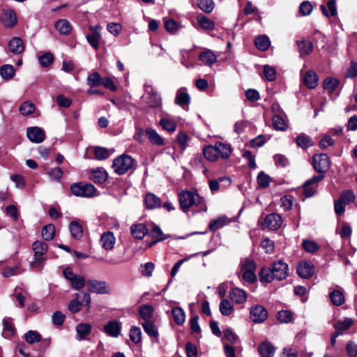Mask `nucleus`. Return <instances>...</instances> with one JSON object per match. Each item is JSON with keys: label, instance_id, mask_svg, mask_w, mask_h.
Instances as JSON below:
<instances>
[{"label": "nucleus", "instance_id": "1", "mask_svg": "<svg viewBox=\"0 0 357 357\" xmlns=\"http://www.w3.org/2000/svg\"><path fill=\"white\" fill-rule=\"evenodd\" d=\"M204 204V199L195 190H183L180 192V208L186 212L193 206H201Z\"/></svg>", "mask_w": 357, "mask_h": 357}, {"label": "nucleus", "instance_id": "2", "mask_svg": "<svg viewBox=\"0 0 357 357\" xmlns=\"http://www.w3.org/2000/svg\"><path fill=\"white\" fill-rule=\"evenodd\" d=\"M72 194L77 197H91L96 195L97 190L91 183H75L70 185Z\"/></svg>", "mask_w": 357, "mask_h": 357}, {"label": "nucleus", "instance_id": "3", "mask_svg": "<svg viewBox=\"0 0 357 357\" xmlns=\"http://www.w3.org/2000/svg\"><path fill=\"white\" fill-rule=\"evenodd\" d=\"M133 162L134 160L131 156L123 154L114 160L112 168L114 172L119 175H122L132 167Z\"/></svg>", "mask_w": 357, "mask_h": 357}, {"label": "nucleus", "instance_id": "4", "mask_svg": "<svg viewBox=\"0 0 357 357\" xmlns=\"http://www.w3.org/2000/svg\"><path fill=\"white\" fill-rule=\"evenodd\" d=\"M145 93L142 98L151 107H158L161 105V97L151 85H144Z\"/></svg>", "mask_w": 357, "mask_h": 357}, {"label": "nucleus", "instance_id": "5", "mask_svg": "<svg viewBox=\"0 0 357 357\" xmlns=\"http://www.w3.org/2000/svg\"><path fill=\"white\" fill-rule=\"evenodd\" d=\"M260 222L264 229L277 230L281 227L282 219L277 213H271L267 215L263 220H260Z\"/></svg>", "mask_w": 357, "mask_h": 357}, {"label": "nucleus", "instance_id": "6", "mask_svg": "<svg viewBox=\"0 0 357 357\" xmlns=\"http://www.w3.org/2000/svg\"><path fill=\"white\" fill-rule=\"evenodd\" d=\"M17 17L14 10L3 9L0 14V22L8 29L13 28L17 24Z\"/></svg>", "mask_w": 357, "mask_h": 357}, {"label": "nucleus", "instance_id": "7", "mask_svg": "<svg viewBox=\"0 0 357 357\" xmlns=\"http://www.w3.org/2000/svg\"><path fill=\"white\" fill-rule=\"evenodd\" d=\"M313 167L321 174H324L330 167L329 158L326 153H320L313 156Z\"/></svg>", "mask_w": 357, "mask_h": 357}, {"label": "nucleus", "instance_id": "8", "mask_svg": "<svg viewBox=\"0 0 357 357\" xmlns=\"http://www.w3.org/2000/svg\"><path fill=\"white\" fill-rule=\"evenodd\" d=\"M250 317L253 322L256 324L262 323L267 319L268 312L262 305H257L250 308Z\"/></svg>", "mask_w": 357, "mask_h": 357}, {"label": "nucleus", "instance_id": "9", "mask_svg": "<svg viewBox=\"0 0 357 357\" xmlns=\"http://www.w3.org/2000/svg\"><path fill=\"white\" fill-rule=\"evenodd\" d=\"M271 268L274 273L273 275L277 280H282L289 275L288 265L282 260L274 261L271 265Z\"/></svg>", "mask_w": 357, "mask_h": 357}, {"label": "nucleus", "instance_id": "10", "mask_svg": "<svg viewBox=\"0 0 357 357\" xmlns=\"http://www.w3.org/2000/svg\"><path fill=\"white\" fill-rule=\"evenodd\" d=\"M26 135L28 139L33 143H41L45 139L44 130L40 127H29L26 130Z\"/></svg>", "mask_w": 357, "mask_h": 357}, {"label": "nucleus", "instance_id": "11", "mask_svg": "<svg viewBox=\"0 0 357 357\" xmlns=\"http://www.w3.org/2000/svg\"><path fill=\"white\" fill-rule=\"evenodd\" d=\"M314 268L310 261H301L297 266V273L303 278H310L314 273Z\"/></svg>", "mask_w": 357, "mask_h": 357}, {"label": "nucleus", "instance_id": "12", "mask_svg": "<svg viewBox=\"0 0 357 357\" xmlns=\"http://www.w3.org/2000/svg\"><path fill=\"white\" fill-rule=\"evenodd\" d=\"M91 33L88 34L86 38L89 43L96 50H98L100 45L101 26L96 25V26H90Z\"/></svg>", "mask_w": 357, "mask_h": 357}, {"label": "nucleus", "instance_id": "13", "mask_svg": "<svg viewBox=\"0 0 357 357\" xmlns=\"http://www.w3.org/2000/svg\"><path fill=\"white\" fill-rule=\"evenodd\" d=\"M104 332L109 336L117 337L121 331V325L116 320H111L104 326Z\"/></svg>", "mask_w": 357, "mask_h": 357}, {"label": "nucleus", "instance_id": "14", "mask_svg": "<svg viewBox=\"0 0 357 357\" xmlns=\"http://www.w3.org/2000/svg\"><path fill=\"white\" fill-rule=\"evenodd\" d=\"M88 289L91 293L105 294L107 293V284L105 282L96 280H89L86 282Z\"/></svg>", "mask_w": 357, "mask_h": 357}, {"label": "nucleus", "instance_id": "15", "mask_svg": "<svg viewBox=\"0 0 357 357\" xmlns=\"http://www.w3.org/2000/svg\"><path fill=\"white\" fill-rule=\"evenodd\" d=\"M8 48L14 54H21L24 52L25 46L23 40L20 37L12 38L8 43Z\"/></svg>", "mask_w": 357, "mask_h": 357}, {"label": "nucleus", "instance_id": "16", "mask_svg": "<svg viewBox=\"0 0 357 357\" xmlns=\"http://www.w3.org/2000/svg\"><path fill=\"white\" fill-rule=\"evenodd\" d=\"M144 132L152 144L158 146L165 145V139L156 132L155 130L148 128L145 129Z\"/></svg>", "mask_w": 357, "mask_h": 357}, {"label": "nucleus", "instance_id": "17", "mask_svg": "<svg viewBox=\"0 0 357 357\" xmlns=\"http://www.w3.org/2000/svg\"><path fill=\"white\" fill-rule=\"evenodd\" d=\"M116 238L112 231L105 232L100 238L102 247L107 250H112L115 244Z\"/></svg>", "mask_w": 357, "mask_h": 357}, {"label": "nucleus", "instance_id": "18", "mask_svg": "<svg viewBox=\"0 0 357 357\" xmlns=\"http://www.w3.org/2000/svg\"><path fill=\"white\" fill-rule=\"evenodd\" d=\"M230 299L238 304L245 302L247 299L246 292L240 288H234L229 291Z\"/></svg>", "mask_w": 357, "mask_h": 357}, {"label": "nucleus", "instance_id": "19", "mask_svg": "<svg viewBox=\"0 0 357 357\" xmlns=\"http://www.w3.org/2000/svg\"><path fill=\"white\" fill-rule=\"evenodd\" d=\"M130 232L135 238L142 240L148 233V229L144 224H134L130 227Z\"/></svg>", "mask_w": 357, "mask_h": 357}, {"label": "nucleus", "instance_id": "20", "mask_svg": "<svg viewBox=\"0 0 357 357\" xmlns=\"http://www.w3.org/2000/svg\"><path fill=\"white\" fill-rule=\"evenodd\" d=\"M275 351V347L266 341L261 342L258 347V351L261 357H273Z\"/></svg>", "mask_w": 357, "mask_h": 357}, {"label": "nucleus", "instance_id": "21", "mask_svg": "<svg viewBox=\"0 0 357 357\" xmlns=\"http://www.w3.org/2000/svg\"><path fill=\"white\" fill-rule=\"evenodd\" d=\"M144 203L149 209L159 208L162 204L161 199L153 193L146 194Z\"/></svg>", "mask_w": 357, "mask_h": 357}, {"label": "nucleus", "instance_id": "22", "mask_svg": "<svg viewBox=\"0 0 357 357\" xmlns=\"http://www.w3.org/2000/svg\"><path fill=\"white\" fill-rule=\"evenodd\" d=\"M200 61L206 66H211L215 63L217 56L210 50H206L199 54Z\"/></svg>", "mask_w": 357, "mask_h": 357}, {"label": "nucleus", "instance_id": "23", "mask_svg": "<svg viewBox=\"0 0 357 357\" xmlns=\"http://www.w3.org/2000/svg\"><path fill=\"white\" fill-rule=\"evenodd\" d=\"M91 180L98 184L103 183L107 178V174L102 168L92 170Z\"/></svg>", "mask_w": 357, "mask_h": 357}, {"label": "nucleus", "instance_id": "24", "mask_svg": "<svg viewBox=\"0 0 357 357\" xmlns=\"http://www.w3.org/2000/svg\"><path fill=\"white\" fill-rule=\"evenodd\" d=\"M305 85L309 89H314L318 83V78L315 73L309 70L303 77Z\"/></svg>", "mask_w": 357, "mask_h": 357}, {"label": "nucleus", "instance_id": "25", "mask_svg": "<svg viewBox=\"0 0 357 357\" xmlns=\"http://www.w3.org/2000/svg\"><path fill=\"white\" fill-rule=\"evenodd\" d=\"M228 223L229 220L227 217L226 215H222L217 219L212 220L208 227L211 231H215Z\"/></svg>", "mask_w": 357, "mask_h": 357}, {"label": "nucleus", "instance_id": "26", "mask_svg": "<svg viewBox=\"0 0 357 357\" xmlns=\"http://www.w3.org/2000/svg\"><path fill=\"white\" fill-rule=\"evenodd\" d=\"M296 43L301 56L310 54L313 50V45L309 41L301 40H297Z\"/></svg>", "mask_w": 357, "mask_h": 357}, {"label": "nucleus", "instance_id": "27", "mask_svg": "<svg viewBox=\"0 0 357 357\" xmlns=\"http://www.w3.org/2000/svg\"><path fill=\"white\" fill-rule=\"evenodd\" d=\"M323 13L328 17L335 16L337 13L336 2L335 0L328 1L326 6H321Z\"/></svg>", "mask_w": 357, "mask_h": 357}, {"label": "nucleus", "instance_id": "28", "mask_svg": "<svg viewBox=\"0 0 357 357\" xmlns=\"http://www.w3.org/2000/svg\"><path fill=\"white\" fill-rule=\"evenodd\" d=\"M3 335L9 338L14 335L15 333V328L14 324L12 322V320L10 318H4L3 319Z\"/></svg>", "mask_w": 357, "mask_h": 357}, {"label": "nucleus", "instance_id": "29", "mask_svg": "<svg viewBox=\"0 0 357 357\" xmlns=\"http://www.w3.org/2000/svg\"><path fill=\"white\" fill-rule=\"evenodd\" d=\"M273 275L274 273L271 266L263 267L261 268L259 272L260 281L265 282H271L273 280H275V278Z\"/></svg>", "mask_w": 357, "mask_h": 357}, {"label": "nucleus", "instance_id": "30", "mask_svg": "<svg viewBox=\"0 0 357 357\" xmlns=\"http://www.w3.org/2000/svg\"><path fill=\"white\" fill-rule=\"evenodd\" d=\"M69 230L71 236L75 239H79L83 236L82 225L77 221H72L69 224Z\"/></svg>", "mask_w": 357, "mask_h": 357}, {"label": "nucleus", "instance_id": "31", "mask_svg": "<svg viewBox=\"0 0 357 357\" xmlns=\"http://www.w3.org/2000/svg\"><path fill=\"white\" fill-rule=\"evenodd\" d=\"M354 324V320L351 318L345 317L343 319H340L334 324V328L338 332L349 329Z\"/></svg>", "mask_w": 357, "mask_h": 357}, {"label": "nucleus", "instance_id": "32", "mask_svg": "<svg viewBox=\"0 0 357 357\" xmlns=\"http://www.w3.org/2000/svg\"><path fill=\"white\" fill-rule=\"evenodd\" d=\"M215 144L218 157H221L223 159H227L229 157L231 152L230 146L222 142H216Z\"/></svg>", "mask_w": 357, "mask_h": 357}, {"label": "nucleus", "instance_id": "33", "mask_svg": "<svg viewBox=\"0 0 357 357\" xmlns=\"http://www.w3.org/2000/svg\"><path fill=\"white\" fill-rule=\"evenodd\" d=\"M271 42L269 38L264 35L257 36L255 40V45L256 47L261 50L265 51L268 49Z\"/></svg>", "mask_w": 357, "mask_h": 357}, {"label": "nucleus", "instance_id": "34", "mask_svg": "<svg viewBox=\"0 0 357 357\" xmlns=\"http://www.w3.org/2000/svg\"><path fill=\"white\" fill-rule=\"evenodd\" d=\"M41 235L46 241L52 240L55 235V227L52 224H49L42 228Z\"/></svg>", "mask_w": 357, "mask_h": 357}, {"label": "nucleus", "instance_id": "35", "mask_svg": "<svg viewBox=\"0 0 357 357\" xmlns=\"http://www.w3.org/2000/svg\"><path fill=\"white\" fill-rule=\"evenodd\" d=\"M203 153L206 159L209 161H215L219 157L218 155L215 144L209 145L203 149Z\"/></svg>", "mask_w": 357, "mask_h": 357}, {"label": "nucleus", "instance_id": "36", "mask_svg": "<svg viewBox=\"0 0 357 357\" xmlns=\"http://www.w3.org/2000/svg\"><path fill=\"white\" fill-rule=\"evenodd\" d=\"M91 331V326L89 324H79L76 326V332L79 340L84 339Z\"/></svg>", "mask_w": 357, "mask_h": 357}, {"label": "nucleus", "instance_id": "37", "mask_svg": "<svg viewBox=\"0 0 357 357\" xmlns=\"http://www.w3.org/2000/svg\"><path fill=\"white\" fill-rule=\"evenodd\" d=\"M56 29L61 34L67 35L71 31L70 22L66 20H59L55 23Z\"/></svg>", "mask_w": 357, "mask_h": 357}, {"label": "nucleus", "instance_id": "38", "mask_svg": "<svg viewBox=\"0 0 357 357\" xmlns=\"http://www.w3.org/2000/svg\"><path fill=\"white\" fill-rule=\"evenodd\" d=\"M330 298L332 303L336 306L342 305L345 301L343 293L339 290H333L330 294Z\"/></svg>", "mask_w": 357, "mask_h": 357}, {"label": "nucleus", "instance_id": "39", "mask_svg": "<svg viewBox=\"0 0 357 357\" xmlns=\"http://www.w3.org/2000/svg\"><path fill=\"white\" fill-rule=\"evenodd\" d=\"M34 255L43 256L47 251L48 246L47 243L40 241H36L32 245Z\"/></svg>", "mask_w": 357, "mask_h": 357}, {"label": "nucleus", "instance_id": "40", "mask_svg": "<svg viewBox=\"0 0 357 357\" xmlns=\"http://www.w3.org/2000/svg\"><path fill=\"white\" fill-rule=\"evenodd\" d=\"M153 312V308L151 305L146 304L139 307V313L140 317L144 321H150Z\"/></svg>", "mask_w": 357, "mask_h": 357}, {"label": "nucleus", "instance_id": "41", "mask_svg": "<svg viewBox=\"0 0 357 357\" xmlns=\"http://www.w3.org/2000/svg\"><path fill=\"white\" fill-rule=\"evenodd\" d=\"M0 75L3 79L9 80L15 75V69L12 65H3L0 68Z\"/></svg>", "mask_w": 357, "mask_h": 357}, {"label": "nucleus", "instance_id": "42", "mask_svg": "<svg viewBox=\"0 0 357 357\" xmlns=\"http://www.w3.org/2000/svg\"><path fill=\"white\" fill-rule=\"evenodd\" d=\"M298 146L302 149H307L313 144L311 138L305 134H301L296 138Z\"/></svg>", "mask_w": 357, "mask_h": 357}, {"label": "nucleus", "instance_id": "43", "mask_svg": "<svg viewBox=\"0 0 357 357\" xmlns=\"http://www.w3.org/2000/svg\"><path fill=\"white\" fill-rule=\"evenodd\" d=\"M142 327L144 331L150 336L153 337H157L158 335V328L151 321H144L142 323Z\"/></svg>", "mask_w": 357, "mask_h": 357}, {"label": "nucleus", "instance_id": "44", "mask_svg": "<svg viewBox=\"0 0 357 357\" xmlns=\"http://www.w3.org/2000/svg\"><path fill=\"white\" fill-rule=\"evenodd\" d=\"M163 21L167 31L171 34H175L178 29V24L177 22L169 17L163 18Z\"/></svg>", "mask_w": 357, "mask_h": 357}, {"label": "nucleus", "instance_id": "45", "mask_svg": "<svg viewBox=\"0 0 357 357\" xmlns=\"http://www.w3.org/2000/svg\"><path fill=\"white\" fill-rule=\"evenodd\" d=\"M87 84L91 87L99 86L103 84V79L98 73H93L88 76Z\"/></svg>", "mask_w": 357, "mask_h": 357}, {"label": "nucleus", "instance_id": "46", "mask_svg": "<svg viewBox=\"0 0 357 357\" xmlns=\"http://www.w3.org/2000/svg\"><path fill=\"white\" fill-rule=\"evenodd\" d=\"M50 179L53 182H59L63 176V172L60 167H54L47 172Z\"/></svg>", "mask_w": 357, "mask_h": 357}, {"label": "nucleus", "instance_id": "47", "mask_svg": "<svg viewBox=\"0 0 357 357\" xmlns=\"http://www.w3.org/2000/svg\"><path fill=\"white\" fill-rule=\"evenodd\" d=\"M197 20L198 24L204 29L213 30L215 27L214 22L204 15L198 16Z\"/></svg>", "mask_w": 357, "mask_h": 357}, {"label": "nucleus", "instance_id": "48", "mask_svg": "<svg viewBox=\"0 0 357 357\" xmlns=\"http://www.w3.org/2000/svg\"><path fill=\"white\" fill-rule=\"evenodd\" d=\"M199 8L206 13H211L214 9L213 0H197Z\"/></svg>", "mask_w": 357, "mask_h": 357}, {"label": "nucleus", "instance_id": "49", "mask_svg": "<svg viewBox=\"0 0 357 357\" xmlns=\"http://www.w3.org/2000/svg\"><path fill=\"white\" fill-rule=\"evenodd\" d=\"M93 154L95 158L99 160H106L109 156V150L101 146L93 147Z\"/></svg>", "mask_w": 357, "mask_h": 357}, {"label": "nucleus", "instance_id": "50", "mask_svg": "<svg viewBox=\"0 0 357 357\" xmlns=\"http://www.w3.org/2000/svg\"><path fill=\"white\" fill-rule=\"evenodd\" d=\"M220 311L224 316H228L234 311V307L227 299H223L220 303Z\"/></svg>", "mask_w": 357, "mask_h": 357}, {"label": "nucleus", "instance_id": "51", "mask_svg": "<svg viewBox=\"0 0 357 357\" xmlns=\"http://www.w3.org/2000/svg\"><path fill=\"white\" fill-rule=\"evenodd\" d=\"M24 339L29 344L38 342L41 340V335L36 331H29L24 335Z\"/></svg>", "mask_w": 357, "mask_h": 357}, {"label": "nucleus", "instance_id": "52", "mask_svg": "<svg viewBox=\"0 0 357 357\" xmlns=\"http://www.w3.org/2000/svg\"><path fill=\"white\" fill-rule=\"evenodd\" d=\"M339 84V81L337 79L328 77L323 84L324 89L328 92H333Z\"/></svg>", "mask_w": 357, "mask_h": 357}, {"label": "nucleus", "instance_id": "53", "mask_svg": "<svg viewBox=\"0 0 357 357\" xmlns=\"http://www.w3.org/2000/svg\"><path fill=\"white\" fill-rule=\"evenodd\" d=\"M303 247L306 252L310 253H314L319 249V246L315 241L307 239L303 241Z\"/></svg>", "mask_w": 357, "mask_h": 357}, {"label": "nucleus", "instance_id": "54", "mask_svg": "<svg viewBox=\"0 0 357 357\" xmlns=\"http://www.w3.org/2000/svg\"><path fill=\"white\" fill-rule=\"evenodd\" d=\"M274 128L279 130H284L287 128V123L284 119L280 115L275 114L272 118Z\"/></svg>", "mask_w": 357, "mask_h": 357}, {"label": "nucleus", "instance_id": "55", "mask_svg": "<svg viewBox=\"0 0 357 357\" xmlns=\"http://www.w3.org/2000/svg\"><path fill=\"white\" fill-rule=\"evenodd\" d=\"M159 124L162 126V128L164 130L170 132L175 131L176 128V124L175 123V122L167 118H162L160 121Z\"/></svg>", "mask_w": 357, "mask_h": 357}, {"label": "nucleus", "instance_id": "56", "mask_svg": "<svg viewBox=\"0 0 357 357\" xmlns=\"http://www.w3.org/2000/svg\"><path fill=\"white\" fill-rule=\"evenodd\" d=\"M35 111V105L30 102H24L20 107V113L24 116L29 115Z\"/></svg>", "mask_w": 357, "mask_h": 357}, {"label": "nucleus", "instance_id": "57", "mask_svg": "<svg viewBox=\"0 0 357 357\" xmlns=\"http://www.w3.org/2000/svg\"><path fill=\"white\" fill-rule=\"evenodd\" d=\"M39 62L43 67L50 66L54 61V56L50 52H46L38 58Z\"/></svg>", "mask_w": 357, "mask_h": 357}, {"label": "nucleus", "instance_id": "58", "mask_svg": "<svg viewBox=\"0 0 357 357\" xmlns=\"http://www.w3.org/2000/svg\"><path fill=\"white\" fill-rule=\"evenodd\" d=\"M191 138L185 132L180 131V153L190 146Z\"/></svg>", "mask_w": 357, "mask_h": 357}, {"label": "nucleus", "instance_id": "59", "mask_svg": "<svg viewBox=\"0 0 357 357\" xmlns=\"http://www.w3.org/2000/svg\"><path fill=\"white\" fill-rule=\"evenodd\" d=\"M271 177L263 172L259 173L257 176V183L261 188H266L269 185Z\"/></svg>", "mask_w": 357, "mask_h": 357}, {"label": "nucleus", "instance_id": "60", "mask_svg": "<svg viewBox=\"0 0 357 357\" xmlns=\"http://www.w3.org/2000/svg\"><path fill=\"white\" fill-rule=\"evenodd\" d=\"M264 75L269 82L274 81L276 78V71L275 68L268 65L264 66Z\"/></svg>", "mask_w": 357, "mask_h": 357}, {"label": "nucleus", "instance_id": "61", "mask_svg": "<svg viewBox=\"0 0 357 357\" xmlns=\"http://www.w3.org/2000/svg\"><path fill=\"white\" fill-rule=\"evenodd\" d=\"M354 193L351 190H347L342 192L340 199L347 205L355 200Z\"/></svg>", "mask_w": 357, "mask_h": 357}, {"label": "nucleus", "instance_id": "62", "mask_svg": "<svg viewBox=\"0 0 357 357\" xmlns=\"http://www.w3.org/2000/svg\"><path fill=\"white\" fill-rule=\"evenodd\" d=\"M107 31L114 36H119L121 31L122 26L119 23L109 22L107 25Z\"/></svg>", "mask_w": 357, "mask_h": 357}, {"label": "nucleus", "instance_id": "63", "mask_svg": "<svg viewBox=\"0 0 357 357\" xmlns=\"http://www.w3.org/2000/svg\"><path fill=\"white\" fill-rule=\"evenodd\" d=\"M155 268V265L152 262H147L144 265H142L141 274L144 277H151Z\"/></svg>", "mask_w": 357, "mask_h": 357}, {"label": "nucleus", "instance_id": "64", "mask_svg": "<svg viewBox=\"0 0 357 357\" xmlns=\"http://www.w3.org/2000/svg\"><path fill=\"white\" fill-rule=\"evenodd\" d=\"M71 287L75 290L81 289L85 284V280L81 275H77L70 281Z\"/></svg>", "mask_w": 357, "mask_h": 357}]
</instances>
